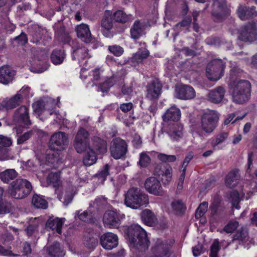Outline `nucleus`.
I'll return each mask as SVG.
<instances>
[{
  "mask_svg": "<svg viewBox=\"0 0 257 257\" xmlns=\"http://www.w3.org/2000/svg\"><path fill=\"white\" fill-rule=\"evenodd\" d=\"M151 159L146 153L140 154L139 165L142 167H147L150 163Z\"/></svg>",
  "mask_w": 257,
  "mask_h": 257,
  "instance_id": "obj_58",
  "label": "nucleus"
},
{
  "mask_svg": "<svg viewBox=\"0 0 257 257\" xmlns=\"http://www.w3.org/2000/svg\"><path fill=\"white\" fill-rule=\"evenodd\" d=\"M98 243L97 238L89 235L85 237L84 244L88 248H93L95 247Z\"/></svg>",
  "mask_w": 257,
  "mask_h": 257,
  "instance_id": "obj_48",
  "label": "nucleus"
},
{
  "mask_svg": "<svg viewBox=\"0 0 257 257\" xmlns=\"http://www.w3.org/2000/svg\"><path fill=\"white\" fill-rule=\"evenodd\" d=\"M124 216V214H120L116 209L108 210L103 215L104 225L109 228H118L121 224V220Z\"/></svg>",
  "mask_w": 257,
  "mask_h": 257,
  "instance_id": "obj_9",
  "label": "nucleus"
},
{
  "mask_svg": "<svg viewBox=\"0 0 257 257\" xmlns=\"http://www.w3.org/2000/svg\"><path fill=\"white\" fill-rule=\"evenodd\" d=\"M141 217L143 223L149 226H154L158 222L157 218L155 214L148 209H146L142 211Z\"/></svg>",
  "mask_w": 257,
  "mask_h": 257,
  "instance_id": "obj_24",
  "label": "nucleus"
},
{
  "mask_svg": "<svg viewBox=\"0 0 257 257\" xmlns=\"http://www.w3.org/2000/svg\"><path fill=\"white\" fill-rule=\"evenodd\" d=\"M14 121L24 125H30L31 122L30 119L28 108L25 106H21L17 109L14 116Z\"/></svg>",
  "mask_w": 257,
  "mask_h": 257,
  "instance_id": "obj_17",
  "label": "nucleus"
},
{
  "mask_svg": "<svg viewBox=\"0 0 257 257\" xmlns=\"http://www.w3.org/2000/svg\"><path fill=\"white\" fill-rule=\"evenodd\" d=\"M101 26L104 29L111 30L112 29L113 24L109 11L105 12L104 17L101 21Z\"/></svg>",
  "mask_w": 257,
  "mask_h": 257,
  "instance_id": "obj_42",
  "label": "nucleus"
},
{
  "mask_svg": "<svg viewBox=\"0 0 257 257\" xmlns=\"http://www.w3.org/2000/svg\"><path fill=\"white\" fill-rule=\"evenodd\" d=\"M220 249L219 242L217 239H216L210 246V257H219L218 253Z\"/></svg>",
  "mask_w": 257,
  "mask_h": 257,
  "instance_id": "obj_51",
  "label": "nucleus"
},
{
  "mask_svg": "<svg viewBox=\"0 0 257 257\" xmlns=\"http://www.w3.org/2000/svg\"><path fill=\"white\" fill-rule=\"evenodd\" d=\"M32 202L33 205L37 208L46 209L47 207V202L37 194L33 196Z\"/></svg>",
  "mask_w": 257,
  "mask_h": 257,
  "instance_id": "obj_39",
  "label": "nucleus"
},
{
  "mask_svg": "<svg viewBox=\"0 0 257 257\" xmlns=\"http://www.w3.org/2000/svg\"><path fill=\"white\" fill-rule=\"evenodd\" d=\"M74 147L78 153L92 149L90 147L89 142H74Z\"/></svg>",
  "mask_w": 257,
  "mask_h": 257,
  "instance_id": "obj_44",
  "label": "nucleus"
},
{
  "mask_svg": "<svg viewBox=\"0 0 257 257\" xmlns=\"http://www.w3.org/2000/svg\"><path fill=\"white\" fill-rule=\"evenodd\" d=\"M240 178L238 171L237 170L230 171L226 176L225 181V185L229 188L235 187Z\"/></svg>",
  "mask_w": 257,
  "mask_h": 257,
  "instance_id": "obj_27",
  "label": "nucleus"
},
{
  "mask_svg": "<svg viewBox=\"0 0 257 257\" xmlns=\"http://www.w3.org/2000/svg\"><path fill=\"white\" fill-rule=\"evenodd\" d=\"M162 86L158 79L154 80L147 86V97L151 100L158 99Z\"/></svg>",
  "mask_w": 257,
  "mask_h": 257,
  "instance_id": "obj_16",
  "label": "nucleus"
},
{
  "mask_svg": "<svg viewBox=\"0 0 257 257\" xmlns=\"http://www.w3.org/2000/svg\"><path fill=\"white\" fill-rule=\"evenodd\" d=\"M10 151L8 148L0 146V160L5 161L11 159Z\"/></svg>",
  "mask_w": 257,
  "mask_h": 257,
  "instance_id": "obj_61",
  "label": "nucleus"
},
{
  "mask_svg": "<svg viewBox=\"0 0 257 257\" xmlns=\"http://www.w3.org/2000/svg\"><path fill=\"white\" fill-rule=\"evenodd\" d=\"M127 235L130 246L139 250L143 251L148 249L150 241L146 231L140 225L134 224L127 229Z\"/></svg>",
  "mask_w": 257,
  "mask_h": 257,
  "instance_id": "obj_2",
  "label": "nucleus"
},
{
  "mask_svg": "<svg viewBox=\"0 0 257 257\" xmlns=\"http://www.w3.org/2000/svg\"><path fill=\"white\" fill-rule=\"evenodd\" d=\"M69 144L68 137L66 133L58 132L54 133L49 141V148L53 151H62L67 148Z\"/></svg>",
  "mask_w": 257,
  "mask_h": 257,
  "instance_id": "obj_8",
  "label": "nucleus"
},
{
  "mask_svg": "<svg viewBox=\"0 0 257 257\" xmlns=\"http://www.w3.org/2000/svg\"><path fill=\"white\" fill-rule=\"evenodd\" d=\"M142 31L140 22L139 21H135L133 27L131 29L132 38L134 39H138L141 36Z\"/></svg>",
  "mask_w": 257,
  "mask_h": 257,
  "instance_id": "obj_40",
  "label": "nucleus"
},
{
  "mask_svg": "<svg viewBox=\"0 0 257 257\" xmlns=\"http://www.w3.org/2000/svg\"><path fill=\"white\" fill-rule=\"evenodd\" d=\"M170 248L171 245L168 243V241L157 238L151 250L159 257H165L169 253Z\"/></svg>",
  "mask_w": 257,
  "mask_h": 257,
  "instance_id": "obj_18",
  "label": "nucleus"
},
{
  "mask_svg": "<svg viewBox=\"0 0 257 257\" xmlns=\"http://www.w3.org/2000/svg\"><path fill=\"white\" fill-rule=\"evenodd\" d=\"M77 216L78 218L86 222H90L91 221V215L87 212V211L81 212L77 211L75 212V216Z\"/></svg>",
  "mask_w": 257,
  "mask_h": 257,
  "instance_id": "obj_53",
  "label": "nucleus"
},
{
  "mask_svg": "<svg viewBox=\"0 0 257 257\" xmlns=\"http://www.w3.org/2000/svg\"><path fill=\"white\" fill-rule=\"evenodd\" d=\"M219 115L214 110H208L201 116L199 127L206 134L212 133L217 126Z\"/></svg>",
  "mask_w": 257,
  "mask_h": 257,
  "instance_id": "obj_5",
  "label": "nucleus"
},
{
  "mask_svg": "<svg viewBox=\"0 0 257 257\" xmlns=\"http://www.w3.org/2000/svg\"><path fill=\"white\" fill-rule=\"evenodd\" d=\"M34 134V131L31 130L25 133L24 134L20 135L17 138V144L21 145L25 143Z\"/></svg>",
  "mask_w": 257,
  "mask_h": 257,
  "instance_id": "obj_54",
  "label": "nucleus"
},
{
  "mask_svg": "<svg viewBox=\"0 0 257 257\" xmlns=\"http://www.w3.org/2000/svg\"><path fill=\"white\" fill-rule=\"evenodd\" d=\"M114 83L115 80L113 77L109 78L101 84L99 89L102 92H107Z\"/></svg>",
  "mask_w": 257,
  "mask_h": 257,
  "instance_id": "obj_50",
  "label": "nucleus"
},
{
  "mask_svg": "<svg viewBox=\"0 0 257 257\" xmlns=\"http://www.w3.org/2000/svg\"><path fill=\"white\" fill-rule=\"evenodd\" d=\"M47 181L54 188H58L61 184L60 174L58 173H51L49 174Z\"/></svg>",
  "mask_w": 257,
  "mask_h": 257,
  "instance_id": "obj_38",
  "label": "nucleus"
},
{
  "mask_svg": "<svg viewBox=\"0 0 257 257\" xmlns=\"http://www.w3.org/2000/svg\"><path fill=\"white\" fill-rule=\"evenodd\" d=\"M238 226V222L236 221H230L225 226L223 230L226 233L233 232Z\"/></svg>",
  "mask_w": 257,
  "mask_h": 257,
  "instance_id": "obj_59",
  "label": "nucleus"
},
{
  "mask_svg": "<svg viewBox=\"0 0 257 257\" xmlns=\"http://www.w3.org/2000/svg\"><path fill=\"white\" fill-rule=\"evenodd\" d=\"M225 62L220 59L210 61L206 67V74L208 79L212 81L219 79L223 74Z\"/></svg>",
  "mask_w": 257,
  "mask_h": 257,
  "instance_id": "obj_6",
  "label": "nucleus"
},
{
  "mask_svg": "<svg viewBox=\"0 0 257 257\" xmlns=\"http://www.w3.org/2000/svg\"><path fill=\"white\" fill-rule=\"evenodd\" d=\"M181 113L179 108L173 105L168 108L162 115L163 123H169L178 121L181 117Z\"/></svg>",
  "mask_w": 257,
  "mask_h": 257,
  "instance_id": "obj_20",
  "label": "nucleus"
},
{
  "mask_svg": "<svg viewBox=\"0 0 257 257\" xmlns=\"http://www.w3.org/2000/svg\"><path fill=\"white\" fill-rule=\"evenodd\" d=\"M31 245L30 243L27 241L25 242L23 244V247L22 252L23 253L22 255H26L27 256H30L32 253Z\"/></svg>",
  "mask_w": 257,
  "mask_h": 257,
  "instance_id": "obj_64",
  "label": "nucleus"
},
{
  "mask_svg": "<svg viewBox=\"0 0 257 257\" xmlns=\"http://www.w3.org/2000/svg\"><path fill=\"white\" fill-rule=\"evenodd\" d=\"M124 204L128 207L137 209L149 204L148 195L140 188L132 187L128 190L124 195Z\"/></svg>",
  "mask_w": 257,
  "mask_h": 257,
  "instance_id": "obj_3",
  "label": "nucleus"
},
{
  "mask_svg": "<svg viewBox=\"0 0 257 257\" xmlns=\"http://www.w3.org/2000/svg\"><path fill=\"white\" fill-rule=\"evenodd\" d=\"M63 224L62 218H56L52 219L49 218L46 224V227L52 230H56V232L61 233V228Z\"/></svg>",
  "mask_w": 257,
  "mask_h": 257,
  "instance_id": "obj_28",
  "label": "nucleus"
},
{
  "mask_svg": "<svg viewBox=\"0 0 257 257\" xmlns=\"http://www.w3.org/2000/svg\"><path fill=\"white\" fill-rule=\"evenodd\" d=\"M229 199L232 205L237 208L238 203L240 200L238 192L235 190L231 191L229 195Z\"/></svg>",
  "mask_w": 257,
  "mask_h": 257,
  "instance_id": "obj_55",
  "label": "nucleus"
},
{
  "mask_svg": "<svg viewBox=\"0 0 257 257\" xmlns=\"http://www.w3.org/2000/svg\"><path fill=\"white\" fill-rule=\"evenodd\" d=\"M109 167L108 165L105 164L103 168L96 174L95 176L100 180L101 182H103L109 175Z\"/></svg>",
  "mask_w": 257,
  "mask_h": 257,
  "instance_id": "obj_49",
  "label": "nucleus"
},
{
  "mask_svg": "<svg viewBox=\"0 0 257 257\" xmlns=\"http://www.w3.org/2000/svg\"><path fill=\"white\" fill-rule=\"evenodd\" d=\"M18 176L17 172L13 169H7L0 173V179L4 183H8Z\"/></svg>",
  "mask_w": 257,
  "mask_h": 257,
  "instance_id": "obj_31",
  "label": "nucleus"
},
{
  "mask_svg": "<svg viewBox=\"0 0 257 257\" xmlns=\"http://www.w3.org/2000/svg\"><path fill=\"white\" fill-rule=\"evenodd\" d=\"M22 96L20 94H16L9 100H5L2 102V106L7 109H11L16 107L22 101Z\"/></svg>",
  "mask_w": 257,
  "mask_h": 257,
  "instance_id": "obj_26",
  "label": "nucleus"
},
{
  "mask_svg": "<svg viewBox=\"0 0 257 257\" xmlns=\"http://www.w3.org/2000/svg\"><path fill=\"white\" fill-rule=\"evenodd\" d=\"M195 96L194 88L187 85H182L175 88V97L182 100H189Z\"/></svg>",
  "mask_w": 257,
  "mask_h": 257,
  "instance_id": "obj_15",
  "label": "nucleus"
},
{
  "mask_svg": "<svg viewBox=\"0 0 257 257\" xmlns=\"http://www.w3.org/2000/svg\"><path fill=\"white\" fill-rule=\"evenodd\" d=\"M157 158L160 161L164 163H173L177 160V156L175 155H167L164 153L159 154Z\"/></svg>",
  "mask_w": 257,
  "mask_h": 257,
  "instance_id": "obj_46",
  "label": "nucleus"
},
{
  "mask_svg": "<svg viewBox=\"0 0 257 257\" xmlns=\"http://www.w3.org/2000/svg\"><path fill=\"white\" fill-rule=\"evenodd\" d=\"M39 223L35 219V221L30 224L25 229L27 236L30 237L34 236L35 238L39 232Z\"/></svg>",
  "mask_w": 257,
  "mask_h": 257,
  "instance_id": "obj_33",
  "label": "nucleus"
},
{
  "mask_svg": "<svg viewBox=\"0 0 257 257\" xmlns=\"http://www.w3.org/2000/svg\"><path fill=\"white\" fill-rule=\"evenodd\" d=\"M42 31L39 30L32 34V38L30 39V41L37 45L40 44V40L42 39Z\"/></svg>",
  "mask_w": 257,
  "mask_h": 257,
  "instance_id": "obj_62",
  "label": "nucleus"
},
{
  "mask_svg": "<svg viewBox=\"0 0 257 257\" xmlns=\"http://www.w3.org/2000/svg\"><path fill=\"white\" fill-rule=\"evenodd\" d=\"M12 204L8 202L0 201V214L10 213L12 210Z\"/></svg>",
  "mask_w": 257,
  "mask_h": 257,
  "instance_id": "obj_56",
  "label": "nucleus"
},
{
  "mask_svg": "<svg viewBox=\"0 0 257 257\" xmlns=\"http://www.w3.org/2000/svg\"><path fill=\"white\" fill-rule=\"evenodd\" d=\"M207 207V202H203V203H201L196 211L195 217L199 219L203 216L205 213L206 212Z\"/></svg>",
  "mask_w": 257,
  "mask_h": 257,
  "instance_id": "obj_52",
  "label": "nucleus"
},
{
  "mask_svg": "<svg viewBox=\"0 0 257 257\" xmlns=\"http://www.w3.org/2000/svg\"><path fill=\"white\" fill-rule=\"evenodd\" d=\"M32 190L31 183L26 179L18 178L9 186L8 192L13 198L22 199L28 196Z\"/></svg>",
  "mask_w": 257,
  "mask_h": 257,
  "instance_id": "obj_4",
  "label": "nucleus"
},
{
  "mask_svg": "<svg viewBox=\"0 0 257 257\" xmlns=\"http://www.w3.org/2000/svg\"><path fill=\"white\" fill-rule=\"evenodd\" d=\"M227 13L226 2L225 0H213L212 15L214 20L220 22Z\"/></svg>",
  "mask_w": 257,
  "mask_h": 257,
  "instance_id": "obj_12",
  "label": "nucleus"
},
{
  "mask_svg": "<svg viewBox=\"0 0 257 257\" xmlns=\"http://www.w3.org/2000/svg\"><path fill=\"white\" fill-rule=\"evenodd\" d=\"M87 57H89L88 50L85 47H81L73 51L72 53L73 60H83Z\"/></svg>",
  "mask_w": 257,
  "mask_h": 257,
  "instance_id": "obj_34",
  "label": "nucleus"
},
{
  "mask_svg": "<svg viewBox=\"0 0 257 257\" xmlns=\"http://www.w3.org/2000/svg\"><path fill=\"white\" fill-rule=\"evenodd\" d=\"M228 137V133L227 132L220 133L216 135L215 139L212 141V146H216L223 143L227 139Z\"/></svg>",
  "mask_w": 257,
  "mask_h": 257,
  "instance_id": "obj_47",
  "label": "nucleus"
},
{
  "mask_svg": "<svg viewBox=\"0 0 257 257\" xmlns=\"http://www.w3.org/2000/svg\"><path fill=\"white\" fill-rule=\"evenodd\" d=\"M115 21L120 23H126L134 20L132 15H126L123 11L118 10L113 14Z\"/></svg>",
  "mask_w": 257,
  "mask_h": 257,
  "instance_id": "obj_30",
  "label": "nucleus"
},
{
  "mask_svg": "<svg viewBox=\"0 0 257 257\" xmlns=\"http://www.w3.org/2000/svg\"><path fill=\"white\" fill-rule=\"evenodd\" d=\"M162 131L166 133L174 141H178L183 137V125L178 123L170 122L163 123Z\"/></svg>",
  "mask_w": 257,
  "mask_h": 257,
  "instance_id": "obj_10",
  "label": "nucleus"
},
{
  "mask_svg": "<svg viewBox=\"0 0 257 257\" xmlns=\"http://www.w3.org/2000/svg\"><path fill=\"white\" fill-rule=\"evenodd\" d=\"M145 187L148 192L156 195L162 196L164 194L163 189L160 182L155 177H149L145 181Z\"/></svg>",
  "mask_w": 257,
  "mask_h": 257,
  "instance_id": "obj_13",
  "label": "nucleus"
},
{
  "mask_svg": "<svg viewBox=\"0 0 257 257\" xmlns=\"http://www.w3.org/2000/svg\"><path fill=\"white\" fill-rule=\"evenodd\" d=\"M74 142H89V133L84 128H80L75 136Z\"/></svg>",
  "mask_w": 257,
  "mask_h": 257,
  "instance_id": "obj_36",
  "label": "nucleus"
},
{
  "mask_svg": "<svg viewBox=\"0 0 257 257\" xmlns=\"http://www.w3.org/2000/svg\"><path fill=\"white\" fill-rule=\"evenodd\" d=\"M77 37L86 43H89L92 41L91 34L88 26L82 24L76 28Z\"/></svg>",
  "mask_w": 257,
  "mask_h": 257,
  "instance_id": "obj_23",
  "label": "nucleus"
},
{
  "mask_svg": "<svg viewBox=\"0 0 257 257\" xmlns=\"http://www.w3.org/2000/svg\"><path fill=\"white\" fill-rule=\"evenodd\" d=\"M109 51L116 56H120L123 53V48L118 45H112L108 47Z\"/></svg>",
  "mask_w": 257,
  "mask_h": 257,
  "instance_id": "obj_60",
  "label": "nucleus"
},
{
  "mask_svg": "<svg viewBox=\"0 0 257 257\" xmlns=\"http://www.w3.org/2000/svg\"><path fill=\"white\" fill-rule=\"evenodd\" d=\"M66 56L65 53L63 50L55 49L51 54V60L55 65H59L63 62Z\"/></svg>",
  "mask_w": 257,
  "mask_h": 257,
  "instance_id": "obj_29",
  "label": "nucleus"
},
{
  "mask_svg": "<svg viewBox=\"0 0 257 257\" xmlns=\"http://www.w3.org/2000/svg\"><path fill=\"white\" fill-rule=\"evenodd\" d=\"M109 150L110 155L114 159L124 158L127 152V145L124 140L116 138L111 141Z\"/></svg>",
  "mask_w": 257,
  "mask_h": 257,
  "instance_id": "obj_7",
  "label": "nucleus"
},
{
  "mask_svg": "<svg viewBox=\"0 0 257 257\" xmlns=\"http://www.w3.org/2000/svg\"><path fill=\"white\" fill-rule=\"evenodd\" d=\"M238 38L244 42H252L257 39V28L255 23H248L241 30Z\"/></svg>",
  "mask_w": 257,
  "mask_h": 257,
  "instance_id": "obj_11",
  "label": "nucleus"
},
{
  "mask_svg": "<svg viewBox=\"0 0 257 257\" xmlns=\"http://www.w3.org/2000/svg\"><path fill=\"white\" fill-rule=\"evenodd\" d=\"M248 235V232L245 228L241 227L238 229L237 232L233 236L232 242H234L236 240H238V243H240V241H245Z\"/></svg>",
  "mask_w": 257,
  "mask_h": 257,
  "instance_id": "obj_37",
  "label": "nucleus"
},
{
  "mask_svg": "<svg viewBox=\"0 0 257 257\" xmlns=\"http://www.w3.org/2000/svg\"><path fill=\"white\" fill-rule=\"evenodd\" d=\"M225 94V90L222 86H218L210 91L208 94L209 101L214 103H219L223 99Z\"/></svg>",
  "mask_w": 257,
  "mask_h": 257,
  "instance_id": "obj_25",
  "label": "nucleus"
},
{
  "mask_svg": "<svg viewBox=\"0 0 257 257\" xmlns=\"http://www.w3.org/2000/svg\"><path fill=\"white\" fill-rule=\"evenodd\" d=\"M100 243L103 248L111 250L118 245V237L112 232H106L100 237Z\"/></svg>",
  "mask_w": 257,
  "mask_h": 257,
  "instance_id": "obj_14",
  "label": "nucleus"
},
{
  "mask_svg": "<svg viewBox=\"0 0 257 257\" xmlns=\"http://www.w3.org/2000/svg\"><path fill=\"white\" fill-rule=\"evenodd\" d=\"M254 7L251 8L239 5L237 10L238 17L243 21L257 16V12L254 10Z\"/></svg>",
  "mask_w": 257,
  "mask_h": 257,
  "instance_id": "obj_22",
  "label": "nucleus"
},
{
  "mask_svg": "<svg viewBox=\"0 0 257 257\" xmlns=\"http://www.w3.org/2000/svg\"><path fill=\"white\" fill-rule=\"evenodd\" d=\"M16 72L9 65H4L0 67V83L7 85L12 83Z\"/></svg>",
  "mask_w": 257,
  "mask_h": 257,
  "instance_id": "obj_19",
  "label": "nucleus"
},
{
  "mask_svg": "<svg viewBox=\"0 0 257 257\" xmlns=\"http://www.w3.org/2000/svg\"><path fill=\"white\" fill-rule=\"evenodd\" d=\"M56 37L58 40L62 42H66L69 40L68 33L66 32L64 27H61L56 32Z\"/></svg>",
  "mask_w": 257,
  "mask_h": 257,
  "instance_id": "obj_45",
  "label": "nucleus"
},
{
  "mask_svg": "<svg viewBox=\"0 0 257 257\" xmlns=\"http://www.w3.org/2000/svg\"><path fill=\"white\" fill-rule=\"evenodd\" d=\"M231 76L229 86L232 93L233 101L238 104L247 101L250 95V83L246 80L238 78L239 75L237 73L235 69L231 70Z\"/></svg>",
  "mask_w": 257,
  "mask_h": 257,
  "instance_id": "obj_1",
  "label": "nucleus"
},
{
  "mask_svg": "<svg viewBox=\"0 0 257 257\" xmlns=\"http://www.w3.org/2000/svg\"><path fill=\"white\" fill-rule=\"evenodd\" d=\"M95 152L92 149L87 151V154L83 158V163L85 166H91L94 164L96 161Z\"/></svg>",
  "mask_w": 257,
  "mask_h": 257,
  "instance_id": "obj_35",
  "label": "nucleus"
},
{
  "mask_svg": "<svg viewBox=\"0 0 257 257\" xmlns=\"http://www.w3.org/2000/svg\"><path fill=\"white\" fill-rule=\"evenodd\" d=\"M12 144L11 138L0 135V146L7 148Z\"/></svg>",
  "mask_w": 257,
  "mask_h": 257,
  "instance_id": "obj_63",
  "label": "nucleus"
},
{
  "mask_svg": "<svg viewBox=\"0 0 257 257\" xmlns=\"http://www.w3.org/2000/svg\"><path fill=\"white\" fill-rule=\"evenodd\" d=\"M171 206L173 209L177 213H180L184 210L185 206L181 200H174L171 203Z\"/></svg>",
  "mask_w": 257,
  "mask_h": 257,
  "instance_id": "obj_57",
  "label": "nucleus"
},
{
  "mask_svg": "<svg viewBox=\"0 0 257 257\" xmlns=\"http://www.w3.org/2000/svg\"><path fill=\"white\" fill-rule=\"evenodd\" d=\"M47 251L48 254L51 257L61 256L65 254L63 248L58 242H55L49 246L47 249Z\"/></svg>",
  "mask_w": 257,
  "mask_h": 257,
  "instance_id": "obj_32",
  "label": "nucleus"
},
{
  "mask_svg": "<svg viewBox=\"0 0 257 257\" xmlns=\"http://www.w3.org/2000/svg\"><path fill=\"white\" fill-rule=\"evenodd\" d=\"M165 170H163L161 175L162 180L165 181V183L168 184L172 180L173 169L169 164H166L164 166Z\"/></svg>",
  "mask_w": 257,
  "mask_h": 257,
  "instance_id": "obj_41",
  "label": "nucleus"
},
{
  "mask_svg": "<svg viewBox=\"0 0 257 257\" xmlns=\"http://www.w3.org/2000/svg\"><path fill=\"white\" fill-rule=\"evenodd\" d=\"M107 204V199L105 197H99L90 204V207H94L97 210L100 209L105 206Z\"/></svg>",
  "mask_w": 257,
  "mask_h": 257,
  "instance_id": "obj_43",
  "label": "nucleus"
},
{
  "mask_svg": "<svg viewBox=\"0 0 257 257\" xmlns=\"http://www.w3.org/2000/svg\"><path fill=\"white\" fill-rule=\"evenodd\" d=\"M91 149L97 154H103L107 151V144L104 140L94 136L91 139Z\"/></svg>",
  "mask_w": 257,
  "mask_h": 257,
  "instance_id": "obj_21",
  "label": "nucleus"
}]
</instances>
